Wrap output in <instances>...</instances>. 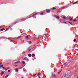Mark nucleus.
<instances>
[{
  "label": "nucleus",
  "instance_id": "f257e3e1",
  "mask_svg": "<svg viewBox=\"0 0 78 78\" xmlns=\"http://www.w3.org/2000/svg\"><path fill=\"white\" fill-rule=\"evenodd\" d=\"M37 74H38L37 73L35 74L34 75V76H36V77H37Z\"/></svg>",
  "mask_w": 78,
  "mask_h": 78
},
{
  "label": "nucleus",
  "instance_id": "f03ea898",
  "mask_svg": "<svg viewBox=\"0 0 78 78\" xmlns=\"http://www.w3.org/2000/svg\"><path fill=\"white\" fill-rule=\"evenodd\" d=\"M15 70H16V73H17V72H19V71L18 70V69H15Z\"/></svg>",
  "mask_w": 78,
  "mask_h": 78
},
{
  "label": "nucleus",
  "instance_id": "7ed1b4c3",
  "mask_svg": "<svg viewBox=\"0 0 78 78\" xmlns=\"http://www.w3.org/2000/svg\"><path fill=\"white\" fill-rule=\"evenodd\" d=\"M47 13H50V10H47L46 11Z\"/></svg>",
  "mask_w": 78,
  "mask_h": 78
},
{
  "label": "nucleus",
  "instance_id": "20e7f679",
  "mask_svg": "<svg viewBox=\"0 0 78 78\" xmlns=\"http://www.w3.org/2000/svg\"><path fill=\"white\" fill-rule=\"evenodd\" d=\"M28 56H29V57H31V54H29L28 55Z\"/></svg>",
  "mask_w": 78,
  "mask_h": 78
},
{
  "label": "nucleus",
  "instance_id": "39448f33",
  "mask_svg": "<svg viewBox=\"0 0 78 78\" xmlns=\"http://www.w3.org/2000/svg\"><path fill=\"white\" fill-rule=\"evenodd\" d=\"M22 37V36H19L17 38V39H19V38H20V37Z\"/></svg>",
  "mask_w": 78,
  "mask_h": 78
},
{
  "label": "nucleus",
  "instance_id": "423d86ee",
  "mask_svg": "<svg viewBox=\"0 0 78 78\" xmlns=\"http://www.w3.org/2000/svg\"><path fill=\"white\" fill-rule=\"evenodd\" d=\"M27 57L25 58H23V61H25V60L27 59Z\"/></svg>",
  "mask_w": 78,
  "mask_h": 78
},
{
  "label": "nucleus",
  "instance_id": "0eeeda50",
  "mask_svg": "<svg viewBox=\"0 0 78 78\" xmlns=\"http://www.w3.org/2000/svg\"><path fill=\"white\" fill-rule=\"evenodd\" d=\"M52 76L54 77V78H56L57 76L56 75H54Z\"/></svg>",
  "mask_w": 78,
  "mask_h": 78
},
{
  "label": "nucleus",
  "instance_id": "6e6552de",
  "mask_svg": "<svg viewBox=\"0 0 78 78\" xmlns=\"http://www.w3.org/2000/svg\"><path fill=\"white\" fill-rule=\"evenodd\" d=\"M63 19H66V17L65 16H63Z\"/></svg>",
  "mask_w": 78,
  "mask_h": 78
},
{
  "label": "nucleus",
  "instance_id": "1a4fd4ad",
  "mask_svg": "<svg viewBox=\"0 0 78 78\" xmlns=\"http://www.w3.org/2000/svg\"><path fill=\"white\" fill-rule=\"evenodd\" d=\"M9 68H7V69H5V70H9Z\"/></svg>",
  "mask_w": 78,
  "mask_h": 78
},
{
  "label": "nucleus",
  "instance_id": "9d476101",
  "mask_svg": "<svg viewBox=\"0 0 78 78\" xmlns=\"http://www.w3.org/2000/svg\"><path fill=\"white\" fill-rule=\"evenodd\" d=\"M62 71V70H61L59 72H58V74H59L60 73H61V71Z\"/></svg>",
  "mask_w": 78,
  "mask_h": 78
},
{
  "label": "nucleus",
  "instance_id": "9b49d317",
  "mask_svg": "<svg viewBox=\"0 0 78 78\" xmlns=\"http://www.w3.org/2000/svg\"><path fill=\"white\" fill-rule=\"evenodd\" d=\"M35 56V55H34V54H32V57H34V56Z\"/></svg>",
  "mask_w": 78,
  "mask_h": 78
},
{
  "label": "nucleus",
  "instance_id": "f8f14e48",
  "mask_svg": "<svg viewBox=\"0 0 78 78\" xmlns=\"http://www.w3.org/2000/svg\"><path fill=\"white\" fill-rule=\"evenodd\" d=\"M1 74L2 75H3V74H4V73H3V72H2L1 73Z\"/></svg>",
  "mask_w": 78,
  "mask_h": 78
},
{
  "label": "nucleus",
  "instance_id": "ddd939ff",
  "mask_svg": "<svg viewBox=\"0 0 78 78\" xmlns=\"http://www.w3.org/2000/svg\"><path fill=\"white\" fill-rule=\"evenodd\" d=\"M9 30V28L8 29H6L5 31H8V30Z\"/></svg>",
  "mask_w": 78,
  "mask_h": 78
},
{
  "label": "nucleus",
  "instance_id": "4468645a",
  "mask_svg": "<svg viewBox=\"0 0 78 78\" xmlns=\"http://www.w3.org/2000/svg\"><path fill=\"white\" fill-rule=\"evenodd\" d=\"M19 62H15V64H17V63H19Z\"/></svg>",
  "mask_w": 78,
  "mask_h": 78
},
{
  "label": "nucleus",
  "instance_id": "2eb2a0df",
  "mask_svg": "<svg viewBox=\"0 0 78 78\" xmlns=\"http://www.w3.org/2000/svg\"><path fill=\"white\" fill-rule=\"evenodd\" d=\"M25 34V35L26 36H27V34H25V33H23V34Z\"/></svg>",
  "mask_w": 78,
  "mask_h": 78
},
{
  "label": "nucleus",
  "instance_id": "dca6fc26",
  "mask_svg": "<svg viewBox=\"0 0 78 78\" xmlns=\"http://www.w3.org/2000/svg\"><path fill=\"white\" fill-rule=\"evenodd\" d=\"M26 39H29V37H28L27 36H26Z\"/></svg>",
  "mask_w": 78,
  "mask_h": 78
},
{
  "label": "nucleus",
  "instance_id": "f3484780",
  "mask_svg": "<svg viewBox=\"0 0 78 78\" xmlns=\"http://www.w3.org/2000/svg\"><path fill=\"white\" fill-rule=\"evenodd\" d=\"M8 76H9V75H6L5 76V78H7V77H8Z\"/></svg>",
  "mask_w": 78,
  "mask_h": 78
},
{
  "label": "nucleus",
  "instance_id": "a211bd4d",
  "mask_svg": "<svg viewBox=\"0 0 78 78\" xmlns=\"http://www.w3.org/2000/svg\"><path fill=\"white\" fill-rule=\"evenodd\" d=\"M68 23H70L69 25H72V23L70 22H68Z\"/></svg>",
  "mask_w": 78,
  "mask_h": 78
},
{
  "label": "nucleus",
  "instance_id": "6ab92c4d",
  "mask_svg": "<svg viewBox=\"0 0 78 78\" xmlns=\"http://www.w3.org/2000/svg\"><path fill=\"white\" fill-rule=\"evenodd\" d=\"M22 63H23V64H25V62H24V61H22Z\"/></svg>",
  "mask_w": 78,
  "mask_h": 78
},
{
  "label": "nucleus",
  "instance_id": "aec40b11",
  "mask_svg": "<svg viewBox=\"0 0 78 78\" xmlns=\"http://www.w3.org/2000/svg\"><path fill=\"white\" fill-rule=\"evenodd\" d=\"M56 18L57 19H59V16H57Z\"/></svg>",
  "mask_w": 78,
  "mask_h": 78
},
{
  "label": "nucleus",
  "instance_id": "412c9836",
  "mask_svg": "<svg viewBox=\"0 0 78 78\" xmlns=\"http://www.w3.org/2000/svg\"><path fill=\"white\" fill-rule=\"evenodd\" d=\"M41 15H42L44 14V12H42V13H41Z\"/></svg>",
  "mask_w": 78,
  "mask_h": 78
},
{
  "label": "nucleus",
  "instance_id": "4be33fe9",
  "mask_svg": "<svg viewBox=\"0 0 78 78\" xmlns=\"http://www.w3.org/2000/svg\"><path fill=\"white\" fill-rule=\"evenodd\" d=\"M52 9H54H54H56V8H55V7H53V8H52Z\"/></svg>",
  "mask_w": 78,
  "mask_h": 78
},
{
  "label": "nucleus",
  "instance_id": "5701e85b",
  "mask_svg": "<svg viewBox=\"0 0 78 78\" xmlns=\"http://www.w3.org/2000/svg\"><path fill=\"white\" fill-rule=\"evenodd\" d=\"M77 3V2H74L73 4H76V3Z\"/></svg>",
  "mask_w": 78,
  "mask_h": 78
},
{
  "label": "nucleus",
  "instance_id": "b1692460",
  "mask_svg": "<svg viewBox=\"0 0 78 78\" xmlns=\"http://www.w3.org/2000/svg\"><path fill=\"white\" fill-rule=\"evenodd\" d=\"M73 41L74 42H75V41H76V39H74L73 40Z\"/></svg>",
  "mask_w": 78,
  "mask_h": 78
},
{
  "label": "nucleus",
  "instance_id": "393cba45",
  "mask_svg": "<svg viewBox=\"0 0 78 78\" xmlns=\"http://www.w3.org/2000/svg\"><path fill=\"white\" fill-rule=\"evenodd\" d=\"M37 75H38V77H39V75H40V74L38 73Z\"/></svg>",
  "mask_w": 78,
  "mask_h": 78
},
{
  "label": "nucleus",
  "instance_id": "a878e982",
  "mask_svg": "<svg viewBox=\"0 0 78 78\" xmlns=\"http://www.w3.org/2000/svg\"><path fill=\"white\" fill-rule=\"evenodd\" d=\"M16 23H17L16 22H15V23L13 25H16Z\"/></svg>",
  "mask_w": 78,
  "mask_h": 78
},
{
  "label": "nucleus",
  "instance_id": "bb28decb",
  "mask_svg": "<svg viewBox=\"0 0 78 78\" xmlns=\"http://www.w3.org/2000/svg\"><path fill=\"white\" fill-rule=\"evenodd\" d=\"M37 13L35 14H34L33 15V16H34V15H37Z\"/></svg>",
  "mask_w": 78,
  "mask_h": 78
},
{
  "label": "nucleus",
  "instance_id": "cd10ccee",
  "mask_svg": "<svg viewBox=\"0 0 78 78\" xmlns=\"http://www.w3.org/2000/svg\"><path fill=\"white\" fill-rule=\"evenodd\" d=\"M8 72H11V70H8Z\"/></svg>",
  "mask_w": 78,
  "mask_h": 78
},
{
  "label": "nucleus",
  "instance_id": "c85d7f7f",
  "mask_svg": "<svg viewBox=\"0 0 78 78\" xmlns=\"http://www.w3.org/2000/svg\"><path fill=\"white\" fill-rule=\"evenodd\" d=\"M3 65H1L0 66V67H3Z\"/></svg>",
  "mask_w": 78,
  "mask_h": 78
},
{
  "label": "nucleus",
  "instance_id": "c756f323",
  "mask_svg": "<svg viewBox=\"0 0 78 78\" xmlns=\"http://www.w3.org/2000/svg\"><path fill=\"white\" fill-rule=\"evenodd\" d=\"M62 9H64V7H62Z\"/></svg>",
  "mask_w": 78,
  "mask_h": 78
},
{
  "label": "nucleus",
  "instance_id": "7c9ffc66",
  "mask_svg": "<svg viewBox=\"0 0 78 78\" xmlns=\"http://www.w3.org/2000/svg\"><path fill=\"white\" fill-rule=\"evenodd\" d=\"M1 31H3V28L1 30Z\"/></svg>",
  "mask_w": 78,
  "mask_h": 78
},
{
  "label": "nucleus",
  "instance_id": "2f4dec72",
  "mask_svg": "<svg viewBox=\"0 0 78 78\" xmlns=\"http://www.w3.org/2000/svg\"><path fill=\"white\" fill-rule=\"evenodd\" d=\"M44 36H46L47 35V34H44Z\"/></svg>",
  "mask_w": 78,
  "mask_h": 78
},
{
  "label": "nucleus",
  "instance_id": "473e14b6",
  "mask_svg": "<svg viewBox=\"0 0 78 78\" xmlns=\"http://www.w3.org/2000/svg\"><path fill=\"white\" fill-rule=\"evenodd\" d=\"M29 44H31V41H30L29 42Z\"/></svg>",
  "mask_w": 78,
  "mask_h": 78
},
{
  "label": "nucleus",
  "instance_id": "72a5a7b5",
  "mask_svg": "<svg viewBox=\"0 0 78 78\" xmlns=\"http://www.w3.org/2000/svg\"><path fill=\"white\" fill-rule=\"evenodd\" d=\"M72 18H71L70 19V21H71V20H72Z\"/></svg>",
  "mask_w": 78,
  "mask_h": 78
},
{
  "label": "nucleus",
  "instance_id": "f704fd0d",
  "mask_svg": "<svg viewBox=\"0 0 78 78\" xmlns=\"http://www.w3.org/2000/svg\"><path fill=\"white\" fill-rule=\"evenodd\" d=\"M2 68H3V69H5V67H3Z\"/></svg>",
  "mask_w": 78,
  "mask_h": 78
},
{
  "label": "nucleus",
  "instance_id": "c9c22d12",
  "mask_svg": "<svg viewBox=\"0 0 78 78\" xmlns=\"http://www.w3.org/2000/svg\"><path fill=\"white\" fill-rule=\"evenodd\" d=\"M74 22H75V21H76V20H73Z\"/></svg>",
  "mask_w": 78,
  "mask_h": 78
},
{
  "label": "nucleus",
  "instance_id": "e433bc0d",
  "mask_svg": "<svg viewBox=\"0 0 78 78\" xmlns=\"http://www.w3.org/2000/svg\"><path fill=\"white\" fill-rule=\"evenodd\" d=\"M52 76H53V73H52Z\"/></svg>",
  "mask_w": 78,
  "mask_h": 78
},
{
  "label": "nucleus",
  "instance_id": "4c0bfd02",
  "mask_svg": "<svg viewBox=\"0 0 78 78\" xmlns=\"http://www.w3.org/2000/svg\"><path fill=\"white\" fill-rule=\"evenodd\" d=\"M2 64V62L0 63V65H1Z\"/></svg>",
  "mask_w": 78,
  "mask_h": 78
},
{
  "label": "nucleus",
  "instance_id": "58836bf2",
  "mask_svg": "<svg viewBox=\"0 0 78 78\" xmlns=\"http://www.w3.org/2000/svg\"><path fill=\"white\" fill-rule=\"evenodd\" d=\"M64 23H67L66 22H64Z\"/></svg>",
  "mask_w": 78,
  "mask_h": 78
},
{
  "label": "nucleus",
  "instance_id": "ea45409f",
  "mask_svg": "<svg viewBox=\"0 0 78 78\" xmlns=\"http://www.w3.org/2000/svg\"><path fill=\"white\" fill-rule=\"evenodd\" d=\"M3 30H5V29H4V28H3Z\"/></svg>",
  "mask_w": 78,
  "mask_h": 78
},
{
  "label": "nucleus",
  "instance_id": "a19ab883",
  "mask_svg": "<svg viewBox=\"0 0 78 78\" xmlns=\"http://www.w3.org/2000/svg\"><path fill=\"white\" fill-rule=\"evenodd\" d=\"M39 78H41V77H40V76H39Z\"/></svg>",
  "mask_w": 78,
  "mask_h": 78
},
{
  "label": "nucleus",
  "instance_id": "79ce46f5",
  "mask_svg": "<svg viewBox=\"0 0 78 78\" xmlns=\"http://www.w3.org/2000/svg\"><path fill=\"white\" fill-rule=\"evenodd\" d=\"M64 77H66V76H64Z\"/></svg>",
  "mask_w": 78,
  "mask_h": 78
},
{
  "label": "nucleus",
  "instance_id": "37998d69",
  "mask_svg": "<svg viewBox=\"0 0 78 78\" xmlns=\"http://www.w3.org/2000/svg\"><path fill=\"white\" fill-rule=\"evenodd\" d=\"M0 28H2V27H0Z\"/></svg>",
  "mask_w": 78,
  "mask_h": 78
},
{
  "label": "nucleus",
  "instance_id": "c03bdc74",
  "mask_svg": "<svg viewBox=\"0 0 78 78\" xmlns=\"http://www.w3.org/2000/svg\"><path fill=\"white\" fill-rule=\"evenodd\" d=\"M21 33H22V32H21Z\"/></svg>",
  "mask_w": 78,
  "mask_h": 78
},
{
  "label": "nucleus",
  "instance_id": "a18cd8bd",
  "mask_svg": "<svg viewBox=\"0 0 78 78\" xmlns=\"http://www.w3.org/2000/svg\"><path fill=\"white\" fill-rule=\"evenodd\" d=\"M9 27H10V26H9Z\"/></svg>",
  "mask_w": 78,
  "mask_h": 78
},
{
  "label": "nucleus",
  "instance_id": "49530a36",
  "mask_svg": "<svg viewBox=\"0 0 78 78\" xmlns=\"http://www.w3.org/2000/svg\"><path fill=\"white\" fill-rule=\"evenodd\" d=\"M77 78H78V77H77Z\"/></svg>",
  "mask_w": 78,
  "mask_h": 78
},
{
  "label": "nucleus",
  "instance_id": "de8ad7c7",
  "mask_svg": "<svg viewBox=\"0 0 78 78\" xmlns=\"http://www.w3.org/2000/svg\"><path fill=\"white\" fill-rule=\"evenodd\" d=\"M29 78H31V77H29Z\"/></svg>",
  "mask_w": 78,
  "mask_h": 78
},
{
  "label": "nucleus",
  "instance_id": "09e8293b",
  "mask_svg": "<svg viewBox=\"0 0 78 78\" xmlns=\"http://www.w3.org/2000/svg\"><path fill=\"white\" fill-rule=\"evenodd\" d=\"M16 66H17V65H16Z\"/></svg>",
  "mask_w": 78,
  "mask_h": 78
},
{
  "label": "nucleus",
  "instance_id": "8fccbe9b",
  "mask_svg": "<svg viewBox=\"0 0 78 78\" xmlns=\"http://www.w3.org/2000/svg\"><path fill=\"white\" fill-rule=\"evenodd\" d=\"M62 77H63V76H62Z\"/></svg>",
  "mask_w": 78,
  "mask_h": 78
},
{
  "label": "nucleus",
  "instance_id": "3c124183",
  "mask_svg": "<svg viewBox=\"0 0 78 78\" xmlns=\"http://www.w3.org/2000/svg\"><path fill=\"white\" fill-rule=\"evenodd\" d=\"M22 78H23V77H22Z\"/></svg>",
  "mask_w": 78,
  "mask_h": 78
}]
</instances>
